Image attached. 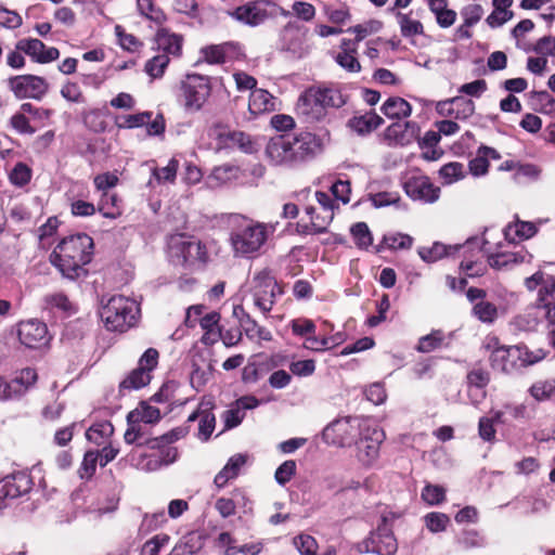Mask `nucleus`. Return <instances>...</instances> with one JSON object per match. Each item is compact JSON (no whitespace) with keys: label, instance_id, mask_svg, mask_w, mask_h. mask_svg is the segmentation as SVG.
Returning a JSON list of instances; mask_svg holds the SVG:
<instances>
[{"label":"nucleus","instance_id":"f257e3e1","mask_svg":"<svg viewBox=\"0 0 555 555\" xmlns=\"http://www.w3.org/2000/svg\"><path fill=\"white\" fill-rule=\"evenodd\" d=\"M321 151L320 139L311 132L297 135L282 134L270 139L266 146V157L272 166L293 167Z\"/></svg>","mask_w":555,"mask_h":555},{"label":"nucleus","instance_id":"f03ea898","mask_svg":"<svg viewBox=\"0 0 555 555\" xmlns=\"http://www.w3.org/2000/svg\"><path fill=\"white\" fill-rule=\"evenodd\" d=\"M93 240L85 233L63 238L50 255V262L69 280L79 278L91 261Z\"/></svg>","mask_w":555,"mask_h":555},{"label":"nucleus","instance_id":"7ed1b4c3","mask_svg":"<svg viewBox=\"0 0 555 555\" xmlns=\"http://www.w3.org/2000/svg\"><path fill=\"white\" fill-rule=\"evenodd\" d=\"M167 253L171 262L181 267L205 266L210 260L208 244L186 233L169 235Z\"/></svg>","mask_w":555,"mask_h":555},{"label":"nucleus","instance_id":"20e7f679","mask_svg":"<svg viewBox=\"0 0 555 555\" xmlns=\"http://www.w3.org/2000/svg\"><path fill=\"white\" fill-rule=\"evenodd\" d=\"M269 228L250 219L241 218L230 234L234 256L247 257L257 253L266 243Z\"/></svg>","mask_w":555,"mask_h":555},{"label":"nucleus","instance_id":"39448f33","mask_svg":"<svg viewBox=\"0 0 555 555\" xmlns=\"http://www.w3.org/2000/svg\"><path fill=\"white\" fill-rule=\"evenodd\" d=\"M100 314L108 331L124 333L137 324L140 308L135 300L115 295L102 307Z\"/></svg>","mask_w":555,"mask_h":555},{"label":"nucleus","instance_id":"423d86ee","mask_svg":"<svg viewBox=\"0 0 555 555\" xmlns=\"http://www.w3.org/2000/svg\"><path fill=\"white\" fill-rule=\"evenodd\" d=\"M212 92L211 78L205 75L186 74L179 82L178 101L185 113L202 111Z\"/></svg>","mask_w":555,"mask_h":555},{"label":"nucleus","instance_id":"0eeeda50","mask_svg":"<svg viewBox=\"0 0 555 555\" xmlns=\"http://www.w3.org/2000/svg\"><path fill=\"white\" fill-rule=\"evenodd\" d=\"M344 103L343 95L335 89L310 88L298 99L297 109L311 119H320L327 107H339Z\"/></svg>","mask_w":555,"mask_h":555},{"label":"nucleus","instance_id":"6e6552de","mask_svg":"<svg viewBox=\"0 0 555 555\" xmlns=\"http://www.w3.org/2000/svg\"><path fill=\"white\" fill-rule=\"evenodd\" d=\"M367 425L366 420L357 416L336 420L324 428L323 439L328 444L349 447L356 443Z\"/></svg>","mask_w":555,"mask_h":555},{"label":"nucleus","instance_id":"1a4fd4ad","mask_svg":"<svg viewBox=\"0 0 555 555\" xmlns=\"http://www.w3.org/2000/svg\"><path fill=\"white\" fill-rule=\"evenodd\" d=\"M393 515H383L382 524L377 529L363 540L358 548L362 553H376L378 555H395L398 551V542L388 521Z\"/></svg>","mask_w":555,"mask_h":555},{"label":"nucleus","instance_id":"9d476101","mask_svg":"<svg viewBox=\"0 0 555 555\" xmlns=\"http://www.w3.org/2000/svg\"><path fill=\"white\" fill-rule=\"evenodd\" d=\"M250 293L254 306L267 314L272 310L275 297L281 291L270 272L262 269L254 274L250 282Z\"/></svg>","mask_w":555,"mask_h":555},{"label":"nucleus","instance_id":"9b49d317","mask_svg":"<svg viewBox=\"0 0 555 555\" xmlns=\"http://www.w3.org/2000/svg\"><path fill=\"white\" fill-rule=\"evenodd\" d=\"M403 189L413 201L433 204L440 196V188L418 170H410L404 179Z\"/></svg>","mask_w":555,"mask_h":555},{"label":"nucleus","instance_id":"f8f14e48","mask_svg":"<svg viewBox=\"0 0 555 555\" xmlns=\"http://www.w3.org/2000/svg\"><path fill=\"white\" fill-rule=\"evenodd\" d=\"M385 438L384 431L377 426L369 425L363 428V434L358 438L354 446L358 461L366 466H372L379 455V447Z\"/></svg>","mask_w":555,"mask_h":555},{"label":"nucleus","instance_id":"ddd939ff","mask_svg":"<svg viewBox=\"0 0 555 555\" xmlns=\"http://www.w3.org/2000/svg\"><path fill=\"white\" fill-rule=\"evenodd\" d=\"M9 86L18 99L40 100L49 90L46 79L35 75L15 76L9 80Z\"/></svg>","mask_w":555,"mask_h":555},{"label":"nucleus","instance_id":"4468645a","mask_svg":"<svg viewBox=\"0 0 555 555\" xmlns=\"http://www.w3.org/2000/svg\"><path fill=\"white\" fill-rule=\"evenodd\" d=\"M18 339L27 348H41L49 344L47 325L36 319L23 321L18 324Z\"/></svg>","mask_w":555,"mask_h":555},{"label":"nucleus","instance_id":"2eb2a0df","mask_svg":"<svg viewBox=\"0 0 555 555\" xmlns=\"http://www.w3.org/2000/svg\"><path fill=\"white\" fill-rule=\"evenodd\" d=\"M487 348L491 349L490 363L494 370L506 374L517 371L516 346H501L496 338H492Z\"/></svg>","mask_w":555,"mask_h":555},{"label":"nucleus","instance_id":"dca6fc26","mask_svg":"<svg viewBox=\"0 0 555 555\" xmlns=\"http://www.w3.org/2000/svg\"><path fill=\"white\" fill-rule=\"evenodd\" d=\"M30 477L23 472L5 476L0 480V498L5 501L26 494L31 489Z\"/></svg>","mask_w":555,"mask_h":555},{"label":"nucleus","instance_id":"f3484780","mask_svg":"<svg viewBox=\"0 0 555 555\" xmlns=\"http://www.w3.org/2000/svg\"><path fill=\"white\" fill-rule=\"evenodd\" d=\"M17 49L24 51L37 63H49L60 56L56 48H47L39 39H24L18 41Z\"/></svg>","mask_w":555,"mask_h":555},{"label":"nucleus","instance_id":"a211bd4d","mask_svg":"<svg viewBox=\"0 0 555 555\" xmlns=\"http://www.w3.org/2000/svg\"><path fill=\"white\" fill-rule=\"evenodd\" d=\"M417 137V126L410 121H398L390 125L384 138L390 145H408Z\"/></svg>","mask_w":555,"mask_h":555},{"label":"nucleus","instance_id":"6ab92c4d","mask_svg":"<svg viewBox=\"0 0 555 555\" xmlns=\"http://www.w3.org/2000/svg\"><path fill=\"white\" fill-rule=\"evenodd\" d=\"M229 15L240 23L255 27L267 21L269 14L266 9L256 2H247L244 5L229 12Z\"/></svg>","mask_w":555,"mask_h":555},{"label":"nucleus","instance_id":"aec40b11","mask_svg":"<svg viewBox=\"0 0 555 555\" xmlns=\"http://www.w3.org/2000/svg\"><path fill=\"white\" fill-rule=\"evenodd\" d=\"M157 49L163 51V55H171L179 57L182 53L183 37L181 35L170 33L168 29H159L155 36Z\"/></svg>","mask_w":555,"mask_h":555},{"label":"nucleus","instance_id":"412c9836","mask_svg":"<svg viewBox=\"0 0 555 555\" xmlns=\"http://www.w3.org/2000/svg\"><path fill=\"white\" fill-rule=\"evenodd\" d=\"M220 139L222 140L223 147H236L247 154L254 153L258 149L256 141L243 131H229L221 134Z\"/></svg>","mask_w":555,"mask_h":555},{"label":"nucleus","instance_id":"4be33fe9","mask_svg":"<svg viewBox=\"0 0 555 555\" xmlns=\"http://www.w3.org/2000/svg\"><path fill=\"white\" fill-rule=\"evenodd\" d=\"M248 109L253 115L273 112L275 98L264 89H254L249 95Z\"/></svg>","mask_w":555,"mask_h":555},{"label":"nucleus","instance_id":"5701e85b","mask_svg":"<svg viewBox=\"0 0 555 555\" xmlns=\"http://www.w3.org/2000/svg\"><path fill=\"white\" fill-rule=\"evenodd\" d=\"M240 177V168L232 164H222L215 167L207 177V183L211 188H219L230 183Z\"/></svg>","mask_w":555,"mask_h":555},{"label":"nucleus","instance_id":"b1692460","mask_svg":"<svg viewBox=\"0 0 555 555\" xmlns=\"http://www.w3.org/2000/svg\"><path fill=\"white\" fill-rule=\"evenodd\" d=\"M247 457L243 454L231 456L224 467L216 475L215 485L223 488L230 480L237 477L241 468L246 464Z\"/></svg>","mask_w":555,"mask_h":555},{"label":"nucleus","instance_id":"393cba45","mask_svg":"<svg viewBox=\"0 0 555 555\" xmlns=\"http://www.w3.org/2000/svg\"><path fill=\"white\" fill-rule=\"evenodd\" d=\"M340 52L336 55V62L346 70L357 73L361 65L356 57L357 44L350 39H343L340 43Z\"/></svg>","mask_w":555,"mask_h":555},{"label":"nucleus","instance_id":"a878e982","mask_svg":"<svg viewBox=\"0 0 555 555\" xmlns=\"http://www.w3.org/2000/svg\"><path fill=\"white\" fill-rule=\"evenodd\" d=\"M220 314L218 312H210L201 319L199 325L204 331L202 341L205 345H214L221 337V328L219 326Z\"/></svg>","mask_w":555,"mask_h":555},{"label":"nucleus","instance_id":"bb28decb","mask_svg":"<svg viewBox=\"0 0 555 555\" xmlns=\"http://www.w3.org/2000/svg\"><path fill=\"white\" fill-rule=\"evenodd\" d=\"M160 420V411L145 401L128 413L127 423L154 424Z\"/></svg>","mask_w":555,"mask_h":555},{"label":"nucleus","instance_id":"cd10ccee","mask_svg":"<svg viewBox=\"0 0 555 555\" xmlns=\"http://www.w3.org/2000/svg\"><path fill=\"white\" fill-rule=\"evenodd\" d=\"M177 439V436L173 433L166 434L159 438L151 439L146 442V444L151 449H158L159 451L156 453L160 456L163 466L169 465L175 462L177 459V450L172 447H163V443H171Z\"/></svg>","mask_w":555,"mask_h":555},{"label":"nucleus","instance_id":"c85d7f7f","mask_svg":"<svg viewBox=\"0 0 555 555\" xmlns=\"http://www.w3.org/2000/svg\"><path fill=\"white\" fill-rule=\"evenodd\" d=\"M385 116L391 119H402L411 115L412 107L408 101L399 96L389 98L382 106Z\"/></svg>","mask_w":555,"mask_h":555},{"label":"nucleus","instance_id":"c756f323","mask_svg":"<svg viewBox=\"0 0 555 555\" xmlns=\"http://www.w3.org/2000/svg\"><path fill=\"white\" fill-rule=\"evenodd\" d=\"M383 118L375 112H369L361 116H356L349 121L350 128L359 134L370 133L383 124Z\"/></svg>","mask_w":555,"mask_h":555},{"label":"nucleus","instance_id":"7c9ffc66","mask_svg":"<svg viewBox=\"0 0 555 555\" xmlns=\"http://www.w3.org/2000/svg\"><path fill=\"white\" fill-rule=\"evenodd\" d=\"M535 233V224L527 221H516L514 223H509L504 230L505 238L513 243L522 240H528L532 237Z\"/></svg>","mask_w":555,"mask_h":555},{"label":"nucleus","instance_id":"2f4dec72","mask_svg":"<svg viewBox=\"0 0 555 555\" xmlns=\"http://www.w3.org/2000/svg\"><path fill=\"white\" fill-rule=\"evenodd\" d=\"M531 259L528 253H498L489 256L488 262L494 269H503L511 264L530 262Z\"/></svg>","mask_w":555,"mask_h":555},{"label":"nucleus","instance_id":"473e14b6","mask_svg":"<svg viewBox=\"0 0 555 555\" xmlns=\"http://www.w3.org/2000/svg\"><path fill=\"white\" fill-rule=\"evenodd\" d=\"M240 325L245 335L251 340H257L258 343L272 340L271 332L260 326L249 314H244V318L240 319Z\"/></svg>","mask_w":555,"mask_h":555},{"label":"nucleus","instance_id":"72a5a7b5","mask_svg":"<svg viewBox=\"0 0 555 555\" xmlns=\"http://www.w3.org/2000/svg\"><path fill=\"white\" fill-rule=\"evenodd\" d=\"M306 212L310 216L311 228L314 233H322L326 231L327 227L334 218V211L332 209L309 206L306 208Z\"/></svg>","mask_w":555,"mask_h":555},{"label":"nucleus","instance_id":"f704fd0d","mask_svg":"<svg viewBox=\"0 0 555 555\" xmlns=\"http://www.w3.org/2000/svg\"><path fill=\"white\" fill-rule=\"evenodd\" d=\"M38 375L34 369H23L10 383L14 397L24 395L37 382Z\"/></svg>","mask_w":555,"mask_h":555},{"label":"nucleus","instance_id":"c9c22d12","mask_svg":"<svg viewBox=\"0 0 555 555\" xmlns=\"http://www.w3.org/2000/svg\"><path fill=\"white\" fill-rule=\"evenodd\" d=\"M516 352L517 371L533 365L546 357V352L543 349L537 348L531 350L525 345H516Z\"/></svg>","mask_w":555,"mask_h":555},{"label":"nucleus","instance_id":"e433bc0d","mask_svg":"<svg viewBox=\"0 0 555 555\" xmlns=\"http://www.w3.org/2000/svg\"><path fill=\"white\" fill-rule=\"evenodd\" d=\"M179 163L177 159L171 158L165 167L154 168L153 178L150 179L149 185L173 183L177 177Z\"/></svg>","mask_w":555,"mask_h":555},{"label":"nucleus","instance_id":"4c0bfd02","mask_svg":"<svg viewBox=\"0 0 555 555\" xmlns=\"http://www.w3.org/2000/svg\"><path fill=\"white\" fill-rule=\"evenodd\" d=\"M396 18L403 37H413L424 33L423 24L418 20L413 18L411 13L398 12Z\"/></svg>","mask_w":555,"mask_h":555},{"label":"nucleus","instance_id":"58836bf2","mask_svg":"<svg viewBox=\"0 0 555 555\" xmlns=\"http://www.w3.org/2000/svg\"><path fill=\"white\" fill-rule=\"evenodd\" d=\"M114 433L112 423L104 421L92 425L86 433V437L89 441L101 446Z\"/></svg>","mask_w":555,"mask_h":555},{"label":"nucleus","instance_id":"ea45409f","mask_svg":"<svg viewBox=\"0 0 555 555\" xmlns=\"http://www.w3.org/2000/svg\"><path fill=\"white\" fill-rule=\"evenodd\" d=\"M151 380V373L146 369L138 367L133 370L121 383L120 390L140 389L146 386Z\"/></svg>","mask_w":555,"mask_h":555},{"label":"nucleus","instance_id":"a19ab883","mask_svg":"<svg viewBox=\"0 0 555 555\" xmlns=\"http://www.w3.org/2000/svg\"><path fill=\"white\" fill-rule=\"evenodd\" d=\"M439 177L446 184H452L466 177L464 165L459 162H451L439 169Z\"/></svg>","mask_w":555,"mask_h":555},{"label":"nucleus","instance_id":"79ce46f5","mask_svg":"<svg viewBox=\"0 0 555 555\" xmlns=\"http://www.w3.org/2000/svg\"><path fill=\"white\" fill-rule=\"evenodd\" d=\"M530 395L537 401H545L555 396V378L541 379L532 384Z\"/></svg>","mask_w":555,"mask_h":555},{"label":"nucleus","instance_id":"37998d69","mask_svg":"<svg viewBox=\"0 0 555 555\" xmlns=\"http://www.w3.org/2000/svg\"><path fill=\"white\" fill-rule=\"evenodd\" d=\"M473 314L482 323H493L498 318V308L492 302L480 300L474 305Z\"/></svg>","mask_w":555,"mask_h":555},{"label":"nucleus","instance_id":"c03bdc74","mask_svg":"<svg viewBox=\"0 0 555 555\" xmlns=\"http://www.w3.org/2000/svg\"><path fill=\"white\" fill-rule=\"evenodd\" d=\"M118 198L115 194L104 193L99 203V211L105 218L116 219L121 215L120 208L117 205Z\"/></svg>","mask_w":555,"mask_h":555},{"label":"nucleus","instance_id":"a18cd8bd","mask_svg":"<svg viewBox=\"0 0 555 555\" xmlns=\"http://www.w3.org/2000/svg\"><path fill=\"white\" fill-rule=\"evenodd\" d=\"M115 35L118 39V44L129 52H137L143 46L134 35L127 33L120 25L115 26Z\"/></svg>","mask_w":555,"mask_h":555},{"label":"nucleus","instance_id":"49530a36","mask_svg":"<svg viewBox=\"0 0 555 555\" xmlns=\"http://www.w3.org/2000/svg\"><path fill=\"white\" fill-rule=\"evenodd\" d=\"M170 59L168 55L158 54L145 63V73L153 79L163 77Z\"/></svg>","mask_w":555,"mask_h":555},{"label":"nucleus","instance_id":"de8ad7c7","mask_svg":"<svg viewBox=\"0 0 555 555\" xmlns=\"http://www.w3.org/2000/svg\"><path fill=\"white\" fill-rule=\"evenodd\" d=\"M354 243L360 248H367L373 243L371 231L365 222H358L350 229Z\"/></svg>","mask_w":555,"mask_h":555},{"label":"nucleus","instance_id":"09e8293b","mask_svg":"<svg viewBox=\"0 0 555 555\" xmlns=\"http://www.w3.org/2000/svg\"><path fill=\"white\" fill-rule=\"evenodd\" d=\"M9 179L12 184L24 186L31 179V169L24 163H17L10 172Z\"/></svg>","mask_w":555,"mask_h":555},{"label":"nucleus","instance_id":"8fccbe9b","mask_svg":"<svg viewBox=\"0 0 555 555\" xmlns=\"http://www.w3.org/2000/svg\"><path fill=\"white\" fill-rule=\"evenodd\" d=\"M457 543L464 550L478 548L485 545V539L476 530H465L457 538Z\"/></svg>","mask_w":555,"mask_h":555},{"label":"nucleus","instance_id":"3c124183","mask_svg":"<svg viewBox=\"0 0 555 555\" xmlns=\"http://www.w3.org/2000/svg\"><path fill=\"white\" fill-rule=\"evenodd\" d=\"M454 118L464 120L470 117L475 112V103L472 100L455 96L453 98Z\"/></svg>","mask_w":555,"mask_h":555},{"label":"nucleus","instance_id":"603ef678","mask_svg":"<svg viewBox=\"0 0 555 555\" xmlns=\"http://www.w3.org/2000/svg\"><path fill=\"white\" fill-rule=\"evenodd\" d=\"M170 538L166 533L156 534L147 540L140 552V555H158L162 547L168 544Z\"/></svg>","mask_w":555,"mask_h":555},{"label":"nucleus","instance_id":"864d4df0","mask_svg":"<svg viewBox=\"0 0 555 555\" xmlns=\"http://www.w3.org/2000/svg\"><path fill=\"white\" fill-rule=\"evenodd\" d=\"M293 543L301 555H317L318 543L313 537L299 534L294 538Z\"/></svg>","mask_w":555,"mask_h":555},{"label":"nucleus","instance_id":"5fc2aeb1","mask_svg":"<svg viewBox=\"0 0 555 555\" xmlns=\"http://www.w3.org/2000/svg\"><path fill=\"white\" fill-rule=\"evenodd\" d=\"M422 499L429 505L440 504L446 499V490L441 486L427 485L422 491Z\"/></svg>","mask_w":555,"mask_h":555},{"label":"nucleus","instance_id":"6e6d98bb","mask_svg":"<svg viewBox=\"0 0 555 555\" xmlns=\"http://www.w3.org/2000/svg\"><path fill=\"white\" fill-rule=\"evenodd\" d=\"M223 46L210 44L201 49L203 60L208 64H222L224 62Z\"/></svg>","mask_w":555,"mask_h":555},{"label":"nucleus","instance_id":"4d7b16f0","mask_svg":"<svg viewBox=\"0 0 555 555\" xmlns=\"http://www.w3.org/2000/svg\"><path fill=\"white\" fill-rule=\"evenodd\" d=\"M99 460L98 451H88L82 460L79 468V476L82 479H90L95 473L96 463Z\"/></svg>","mask_w":555,"mask_h":555},{"label":"nucleus","instance_id":"13d9d810","mask_svg":"<svg viewBox=\"0 0 555 555\" xmlns=\"http://www.w3.org/2000/svg\"><path fill=\"white\" fill-rule=\"evenodd\" d=\"M442 340V333L440 331H435L420 339L417 350L420 352H430L441 346Z\"/></svg>","mask_w":555,"mask_h":555},{"label":"nucleus","instance_id":"bf43d9fd","mask_svg":"<svg viewBox=\"0 0 555 555\" xmlns=\"http://www.w3.org/2000/svg\"><path fill=\"white\" fill-rule=\"evenodd\" d=\"M418 255L426 262H435L447 255V246L435 243L431 247L420 248Z\"/></svg>","mask_w":555,"mask_h":555},{"label":"nucleus","instance_id":"052dcab7","mask_svg":"<svg viewBox=\"0 0 555 555\" xmlns=\"http://www.w3.org/2000/svg\"><path fill=\"white\" fill-rule=\"evenodd\" d=\"M540 314L537 306L516 318V324L520 330L532 331L539 324Z\"/></svg>","mask_w":555,"mask_h":555},{"label":"nucleus","instance_id":"680f3d73","mask_svg":"<svg viewBox=\"0 0 555 555\" xmlns=\"http://www.w3.org/2000/svg\"><path fill=\"white\" fill-rule=\"evenodd\" d=\"M425 522L427 528L436 533L447 529L450 518L442 513H429L425 516Z\"/></svg>","mask_w":555,"mask_h":555},{"label":"nucleus","instance_id":"e2e57ef3","mask_svg":"<svg viewBox=\"0 0 555 555\" xmlns=\"http://www.w3.org/2000/svg\"><path fill=\"white\" fill-rule=\"evenodd\" d=\"M135 465L138 468L144 472H155L163 467V462L159 455L156 453L146 455V454H139V457L137 459Z\"/></svg>","mask_w":555,"mask_h":555},{"label":"nucleus","instance_id":"0e129e2a","mask_svg":"<svg viewBox=\"0 0 555 555\" xmlns=\"http://www.w3.org/2000/svg\"><path fill=\"white\" fill-rule=\"evenodd\" d=\"M152 119L151 112H142L138 114L127 115L122 118V122L118 124L119 128H139L146 125Z\"/></svg>","mask_w":555,"mask_h":555},{"label":"nucleus","instance_id":"69168bd1","mask_svg":"<svg viewBox=\"0 0 555 555\" xmlns=\"http://www.w3.org/2000/svg\"><path fill=\"white\" fill-rule=\"evenodd\" d=\"M11 127L21 134H34L36 128L30 125L29 119L23 113H15L10 118Z\"/></svg>","mask_w":555,"mask_h":555},{"label":"nucleus","instance_id":"338daca9","mask_svg":"<svg viewBox=\"0 0 555 555\" xmlns=\"http://www.w3.org/2000/svg\"><path fill=\"white\" fill-rule=\"evenodd\" d=\"M296 473V462L293 460H287L282 463L278 469L275 470V480L279 485H286Z\"/></svg>","mask_w":555,"mask_h":555},{"label":"nucleus","instance_id":"774afa93","mask_svg":"<svg viewBox=\"0 0 555 555\" xmlns=\"http://www.w3.org/2000/svg\"><path fill=\"white\" fill-rule=\"evenodd\" d=\"M555 296V278L550 275L546 281L541 285L538 291L537 306H541L544 302H553L552 299Z\"/></svg>","mask_w":555,"mask_h":555}]
</instances>
